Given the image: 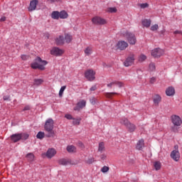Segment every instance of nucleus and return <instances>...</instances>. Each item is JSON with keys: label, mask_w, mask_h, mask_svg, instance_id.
<instances>
[{"label": "nucleus", "mask_w": 182, "mask_h": 182, "mask_svg": "<svg viewBox=\"0 0 182 182\" xmlns=\"http://www.w3.org/2000/svg\"><path fill=\"white\" fill-rule=\"evenodd\" d=\"M107 156H106L105 154H102L101 156H100V159L101 160H106Z\"/></svg>", "instance_id": "8fccbe9b"}, {"label": "nucleus", "mask_w": 182, "mask_h": 182, "mask_svg": "<svg viewBox=\"0 0 182 182\" xmlns=\"http://www.w3.org/2000/svg\"><path fill=\"white\" fill-rule=\"evenodd\" d=\"M65 89H66V85L61 87V88L59 91V97H62V96H63V92H65Z\"/></svg>", "instance_id": "4c0bfd02"}, {"label": "nucleus", "mask_w": 182, "mask_h": 182, "mask_svg": "<svg viewBox=\"0 0 182 182\" xmlns=\"http://www.w3.org/2000/svg\"><path fill=\"white\" fill-rule=\"evenodd\" d=\"M96 89H97L96 87V85H93L92 87H91V88L90 89V92H95V90H96Z\"/></svg>", "instance_id": "6e6d98bb"}, {"label": "nucleus", "mask_w": 182, "mask_h": 182, "mask_svg": "<svg viewBox=\"0 0 182 182\" xmlns=\"http://www.w3.org/2000/svg\"><path fill=\"white\" fill-rule=\"evenodd\" d=\"M134 60H136V55H134V53H131L124 62V66L128 68V66H132V65L134 63Z\"/></svg>", "instance_id": "39448f33"}, {"label": "nucleus", "mask_w": 182, "mask_h": 182, "mask_svg": "<svg viewBox=\"0 0 182 182\" xmlns=\"http://www.w3.org/2000/svg\"><path fill=\"white\" fill-rule=\"evenodd\" d=\"M55 122L52 118H49L46 121V123L44 124V130L47 132V134H46V137H55V131L53 130Z\"/></svg>", "instance_id": "f257e3e1"}, {"label": "nucleus", "mask_w": 182, "mask_h": 182, "mask_svg": "<svg viewBox=\"0 0 182 182\" xmlns=\"http://www.w3.org/2000/svg\"><path fill=\"white\" fill-rule=\"evenodd\" d=\"M78 147H80V149H85V144H83L82 142H79Z\"/></svg>", "instance_id": "864d4df0"}, {"label": "nucleus", "mask_w": 182, "mask_h": 182, "mask_svg": "<svg viewBox=\"0 0 182 182\" xmlns=\"http://www.w3.org/2000/svg\"><path fill=\"white\" fill-rule=\"evenodd\" d=\"M109 166H103V167L101 168L102 173H107V171H109Z\"/></svg>", "instance_id": "79ce46f5"}, {"label": "nucleus", "mask_w": 182, "mask_h": 182, "mask_svg": "<svg viewBox=\"0 0 182 182\" xmlns=\"http://www.w3.org/2000/svg\"><path fill=\"white\" fill-rule=\"evenodd\" d=\"M21 58L22 60H28V59H29V55H21Z\"/></svg>", "instance_id": "de8ad7c7"}, {"label": "nucleus", "mask_w": 182, "mask_h": 182, "mask_svg": "<svg viewBox=\"0 0 182 182\" xmlns=\"http://www.w3.org/2000/svg\"><path fill=\"white\" fill-rule=\"evenodd\" d=\"M157 29H159V25L158 24L152 25L151 26V28H150V30L152 31L153 32H154V31H157Z\"/></svg>", "instance_id": "a19ab883"}, {"label": "nucleus", "mask_w": 182, "mask_h": 182, "mask_svg": "<svg viewBox=\"0 0 182 182\" xmlns=\"http://www.w3.org/2000/svg\"><path fill=\"white\" fill-rule=\"evenodd\" d=\"M174 35H182V31H176L173 32Z\"/></svg>", "instance_id": "5fc2aeb1"}, {"label": "nucleus", "mask_w": 182, "mask_h": 182, "mask_svg": "<svg viewBox=\"0 0 182 182\" xmlns=\"http://www.w3.org/2000/svg\"><path fill=\"white\" fill-rule=\"evenodd\" d=\"M114 95H117V92H107L105 94L106 97H108V99H111L112 96H114Z\"/></svg>", "instance_id": "ea45409f"}, {"label": "nucleus", "mask_w": 182, "mask_h": 182, "mask_svg": "<svg viewBox=\"0 0 182 182\" xmlns=\"http://www.w3.org/2000/svg\"><path fill=\"white\" fill-rule=\"evenodd\" d=\"M31 109V107H29L28 105L26 106L24 108H23V111H26V110H30Z\"/></svg>", "instance_id": "13d9d810"}, {"label": "nucleus", "mask_w": 182, "mask_h": 182, "mask_svg": "<svg viewBox=\"0 0 182 182\" xmlns=\"http://www.w3.org/2000/svg\"><path fill=\"white\" fill-rule=\"evenodd\" d=\"M73 124L79 126V124H80V122L82 120V118H77V119L73 118Z\"/></svg>", "instance_id": "f704fd0d"}, {"label": "nucleus", "mask_w": 182, "mask_h": 182, "mask_svg": "<svg viewBox=\"0 0 182 182\" xmlns=\"http://www.w3.org/2000/svg\"><path fill=\"white\" fill-rule=\"evenodd\" d=\"M3 99L4 100H8L9 99V97L4 96Z\"/></svg>", "instance_id": "bf43d9fd"}, {"label": "nucleus", "mask_w": 182, "mask_h": 182, "mask_svg": "<svg viewBox=\"0 0 182 182\" xmlns=\"http://www.w3.org/2000/svg\"><path fill=\"white\" fill-rule=\"evenodd\" d=\"M180 151L178 150H173L171 153V159H172L174 161H178L180 160Z\"/></svg>", "instance_id": "9b49d317"}, {"label": "nucleus", "mask_w": 182, "mask_h": 182, "mask_svg": "<svg viewBox=\"0 0 182 182\" xmlns=\"http://www.w3.org/2000/svg\"><path fill=\"white\" fill-rule=\"evenodd\" d=\"M115 86H118L119 87H122L123 86V83L116 81Z\"/></svg>", "instance_id": "09e8293b"}, {"label": "nucleus", "mask_w": 182, "mask_h": 182, "mask_svg": "<svg viewBox=\"0 0 182 182\" xmlns=\"http://www.w3.org/2000/svg\"><path fill=\"white\" fill-rule=\"evenodd\" d=\"M123 36L124 38H126L130 45H136L137 40L136 39V36H134L133 33L125 31L123 33Z\"/></svg>", "instance_id": "20e7f679"}, {"label": "nucleus", "mask_w": 182, "mask_h": 182, "mask_svg": "<svg viewBox=\"0 0 182 182\" xmlns=\"http://www.w3.org/2000/svg\"><path fill=\"white\" fill-rule=\"evenodd\" d=\"M73 41V36L70 35V33H65L64 36V43L69 44L70 42Z\"/></svg>", "instance_id": "a211bd4d"}, {"label": "nucleus", "mask_w": 182, "mask_h": 182, "mask_svg": "<svg viewBox=\"0 0 182 182\" xmlns=\"http://www.w3.org/2000/svg\"><path fill=\"white\" fill-rule=\"evenodd\" d=\"M28 161H33L35 160V155L32 153H29L26 156Z\"/></svg>", "instance_id": "cd10ccee"}, {"label": "nucleus", "mask_w": 182, "mask_h": 182, "mask_svg": "<svg viewBox=\"0 0 182 182\" xmlns=\"http://www.w3.org/2000/svg\"><path fill=\"white\" fill-rule=\"evenodd\" d=\"M171 122L173 124V127L171 128L173 132L176 133L178 131L177 127H180L182 124V119L178 115H172L171 117Z\"/></svg>", "instance_id": "7ed1b4c3"}, {"label": "nucleus", "mask_w": 182, "mask_h": 182, "mask_svg": "<svg viewBox=\"0 0 182 182\" xmlns=\"http://www.w3.org/2000/svg\"><path fill=\"white\" fill-rule=\"evenodd\" d=\"M146 59H147V56H146V55H144V54H141L138 57L139 62H144V60H146Z\"/></svg>", "instance_id": "72a5a7b5"}, {"label": "nucleus", "mask_w": 182, "mask_h": 182, "mask_svg": "<svg viewBox=\"0 0 182 182\" xmlns=\"http://www.w3.org/2000/svg\"><path fill=\"white\" fill-rule=\"evenodd\" d=\"M87 164H92V163H95V158H90L88 160L86 161Z\"/></svg>", "instance_id": "a18cd8bd"}, {"label": "nucleus", "mask_w": 182, "mask_h": 182, "mask_svg": "<svg viewBox=\"0 0 182 182\" xmlns=\"http://www.w3.org/2000/svg\"><path fill=\"white\" fill-rule=\"evenodd\" d=\"M161 102V97L159 95H156L154 97V103L155 106H159V104Z\"/></svg>", "instance_id": "393cba45"}, {"label": "nucleus", "mask_w": 182, "mask_h": 182, "mask_svg": "<svg viewBox=\"0 0 182 182\" xmlns=\"http://www.w3.org/2000/svg\"><path fill=\"white\" fill-rule=\"evenodd\" d=\"M98 151H105V143L100 142L98 146Z\"/></svg>", "instance_id": "c9c22d12"}, {"label": "nucleus", "mask_w": 182, "mask_h": 182, "mask_svg": "<svg viewBox=\"0 0 182 182\" xmlns=\"http://www.w3.org/2000/svg\"><path fill=\"white\" fill-rule=\"evenodd\" d=\"M42 83H43V80L42 79H35L33 82V85L35 86H40Z\"/></svg>", "instance_id": "7c9ffc66"}, {"label": "nucleus", "mask_w": 182, "mask_h": 182, "mask_svg": "<svg viewBox=\"0 0 182 182\" xmlns=\"http://www.w3.org/2000/svg\"><path fill=\"white\" fill-rule=\"evenodd\" d=\"M59 16L60 19H68L69 14L66 11H61L59 12Z\"/></svg>", "instance_id": "5701e85b"}, {"label": "nucleus", "mask_w": 182, "mask_h": 182, "mask_svg": "<svg viewBox=\"0 0 182 182\" xmlns=\"http://www.w3.org/2000/svg\"><path fill=\"white\" fill-rule=\"evenodd\" d=\"M117 46L119 50H124V49L128 48L129 43L124 41H121L117 43Z\"/></svg>", "instance_id": "f8f14e48"}, {"label": "nucleus", "mask_w": 182, "mask_h": 182, "mask_svg": "<svg viewBox=\"0 0 182 182\" xmlns=\"http://www.w3.org/2000/svg\"><path fill=\"white\" fill-rule=\"evenodd\" d=\"M166 96H174L176 95V90L173 87H168L166 90Z\"/></svg>", "instance_id": "f3484780"}, {"label": "nucleus", "mask_w": 182, "mask_h": 182, "mask_svg": "<svg viewBox=\"0 0 182 182\" xmlns=\"http://www.w3.org/2000/svg\"><path fill=\"white\" fill-rule=\"evenodd\" d=\"M38 4H39V1L32 0L30 2V6L28 7V11H30L31 12H32V11H35V9H36V6H37Z\"/></svg>", "instance_id": "4468645a"}, {"label": "nucleus", "mask_w": 182, "mask_h": 182, "mask_svg": "<svg viewBox=\"0 0 182 182\" xmlns=\"http://www.w3.org/2000/svg\"><path fill=\"white\" fill-rule=\"evenodd\" d=\"M141 23L144 28H150V25H151V20L145 18L142 20Z\"/></svg>", "instance_id": "4be33fe9"}, {"label": "nucleus", "mask_w": 182, "mask_h": 182, "mask_svg": "<svg viewBox=\"0 0 182 182\" xmlns=\"http://www.w3.org/2000/svg\"><path fill=\"white\" fill-rule=\"evenodd\" d=\"M144 147V139H139L136 145V150H143Z\"/></svg>", "instance_id": "6ab92c4d"}, {"label": "nucleus", "mask_w": 182, "mask_h": 182, "mask_svg": "<svg viewBox=\"0 0 182 182\" xmlns=\"http://www.w3.org/2000/svg\"><path fill=\"white\" fill-rule=\"evenodd\" d=\"M55 43L58 46H63L65 45V36H59L55 38Z\"/></svg>", "instance_id": "ddd939ff"}, {"label": "nucleus", "mask_w": 182, "mask_h": 182, "mask_svg": "<svg viewBox=\"0 0 182 182\" xmlns=\"http://www.w3.org/2000/svg\"><path fill=\"white\" fill-rule=\"evenodd\" d=\"M50 53L54 56H60L61 55H63V53H65V51L58 47H54L50 50Z\"/></svg>", "instance_id": "9d476101"}, {"label": "nucleus", "mask_w": 182, "mask_h": 182, "mask_svg": "<svg viewBox=\"0 0 182 182\" xmlns=\"http://www.w3.org/2000/svg\"><path fill=\"white\" fill-rule=\"evenodd\" d=\"M95 75H96V73L93 71V70H87L85 73V76L86 79H87V80H90V82H93V80H95Z\"/></svg>", "instance_id": "1a4fd4ad"}, {"label": "nucleus", "mask_w": 182, "mask_h": 182, "mask_svg": "<svg viewBox=\"0 0 182 182\" xmlns=\"http://www.w3.org/2000/svg\"><path fill=\"white\" fill-rule=\"evenodd\" d=\"M90 103H92V105H95L96 104V98H95V97L91 98Z\"/></svg>", "instance_id": "3c124183"}, {"label": "nucleus", "mask_w": 182, "mask_h": 182, "mask_svg": "<svg viewBox=\"0 0 182 182\" xmlns=\"http://www.w3.org/2000/svg\"><path fill=\"white\" fill-rule=\"evenodd\" d=\"M67 151H68V153H76V146H75L73 145L68 146Z\"/></svg>", "instance_id": "a878e982"}, {"label": "nucleus", "mask_w": 182, "mask_h": 182, "mask_svg": "<svg viewBox=\"0 0 182 182\" xmlns=\"http://www.w3.org/2000/svg\"><path fill=\"white\" fill-rule=\"evenodd\" d=\"M21 140H28L29 139V134H20Z\"/></svg>", "instance_id": "e433bc0d"}, {"label": "nucleus", "mask_w": 182, "mask_h": 182, "mask_svg": "<svg viewBox=\"0 0 182 182\" xmlns=\"http://www.w3.org/2000/svg\"><path fill=\"white\" fill-rule=\"evenodd\" d=\"M11 141L14 143H17V141H19V140H21V134H14L11 136Z\"/></svg>", "instance_id": "aec40b11"}, {"label": "nucleus", "mask_w": 182, "mask_h": 182, "mask_svg": "<svg viewBox=\"0 0 182 182\" xmlns=\"http://www.w3.org/2000/svg\"><path fill=\"white\" fill-rule=\"evenodd\" d=\"M85 106H86V101L82 100L74 107V110L79 112V110H81V109L85 107Z\"/></svg>", "instance_id": "2eb2a0df"}, {"label": "nucleus", "mask_w": 182, "mask_h": 182, "mask_svg": "<svg viewBox=\"0 0 182 182\" xmlns=\"http://www.w3.org/2000/svg\"><path fill=\"white\" fill-rule=\"evenodd\" d=\"M51 18L53 19H59V18H60L59 11H53L51 14Z\"/></svg>", "instance_id": "c85d7f7f"}, {"label": "nucleus", "mask_w": 182, "mask_h": 182, "mask_svg": "<svg viewBox=\"0 0 182 182\" xmlns=\"http://www.w3.org/2000/svg\"><path fill=\"white\" fill-rule=\"evenodd\" d=\"M58 164L60 166H74L77 164V162H75V161H73L70 159H61L58 161Z\"/></svg>", "instance_id": "423d86ee"}, {"label": "nucleus", "mask_w": 182, "mask_h": 182, "mask_svg": "<svg viewBox=\"0 0 182 182\" xmlns=\"http://www.w3.org/2000/svg\"><path fill=\"white\" fill-rule=\"evenodd\" d=\"M84 53L86 56H90L93 53V48L92 46H88L84 50Z\"/></svg>", "instance_id": "412c9836"}, {"label": "nucleus", "mask_w": 182, "mask_h": 182, "mask_svg": "<svg viewBox=\"0 0 182 182\" xmlns=\"http://www.w3.org/2000/svg\"><path fill=\"white\" fill-rule=\"evenodd\" d=\"M48 65V61L43 60L40 57H37L31 64L32 69H39V70H45V66Z\"/></svg>", "instance_id": "f03ea898"}, {"label": "nucleus", "mask_w": 182, "mask_h": 182, "mask_svg": "<svg viewBox=\"0 0 182 182\" xmlns=\"http://www.w3.org/2000/svg\"><path fill=\"white\" fill-rule=\"evenodd\" d=\"M55 154L56 150H55V149H48L46 152V157H48V159H52V157H53Z\"/></svg>", "instance_id": "dca6fc26"}, {"label": "nucleus", "mask_w": 182, "mask_h": 182, "mask_svg": "<svg viewBox=\"0 0 182 182\" xmlns=\"http://www.w3.org/2000/svg\"><path fill=\"white\" fill-rule=\"evenodd\" d=\"M107 12H109V14H114L117 12V9H116V7H109L107 9Z\"/></svg>", "instance_id": "473e14b6"}, {"label": "nucleus", "mask_w": 182, "mask_h": 182, "mask_svg": "<svg viewBox=\"0 0 182 182\" xmlns=\"http://www.w3.org/2000/svg\"><path fill=\"white\" fill-rule=\"evenodd\" d=\"M150 83H151V84L156 83V77H152L150 79Z\"/></svg>", "instance_id": "603ef678"}, {"label": "nucleus", "mask_w": 182, "mask_h": 182, "mask_svg": "<svg viewBox=\"0 0 182 182\" xmlns=\"http://www.w3.org/2000/svg\"><path fill=\"white\" fill-rule=\"evenodd\" d=\"M174 149L175 150H178V145H175Z\"/></svg>", "instance_id": "052dcab7"}, {"label": "nucleus", "mask_w": 182, "mask_h": 182, "mask_svg": "<svg viewBox=\"0 0 182 182\" xmlns=\"http://www.w3.org/2000/svg\"><path fill=\"white\" fill-rule=\"evenodd\" d=\"M149 70L151 72H154V70H156V64L151 63L149 64Z\"/></svg>", "instance_id": "58836bf2"}, {"label": "nucleus", "mask_w": 182, "mask_h": 182, "mask_svg": "<svg viewBox=\"0 0 182 182\" xmlns=\"http://www.w3.org/2000/svg\"><path fill=\"white\" fill-rule=\"evenodd\" d=\"M65 119H68V120H73V117L70 114H66L65 115Z\"/></svg>", "instance_id": "c03bdc74"}, {"label": "nucleus", "mask_w": 182, "mask_h": 182, "mask_svg": "<svg viewBox=\"0 0 182 182\" xmlns=\"http://www.w3.org/2000/svg\"><path fill=\"white\" fill-rule=\"evenodd\" d=\"M37 139L42 140L44 137H46V134L43 132H39L36 135Z\"/></svg>", "instance_id": "c756f323"}, {"label": "nucleus", "mask_w": 182, "mask_h": 182, "mask_svg": "<svg viewBox=\"0 0 182 182\" xmlns=\"http://www.w3.org/2000/svg\"><path fill=\"white\" fill-rule=\"evenodd\" d=\"M151 55L154 58H160L161 56H163V55H164V50L159 48H154L151 50Z\"/></svg>", "instance_id": "6e6552de"}, {"label": "nucleus", "mask_w": 182, "mask_h": 182, "mask_svg": "<svg viewBox=\"0 0 182 182\" xmlns=\"http://www.w3.org/2000/svg\"><path fill=\"white\" fill-rule=\"evenodd\" d=\"M140 7H141L142 9H146V8H149V4H147V3L141 4H140Z\"/></svg>", "instance_id": "37998d69"}, {"label": "nucleus", "mask_w": 182, "mask_h": 182, "mask_svg": "<svg viewBox=\"0 0 182 182\" xmlns=\"http://www.w3.org/2000/svg\"><path fill=\"white\" fill-rule=\"evenodd\" d=\"M6 21V17L3 16L0 18V22H5Z\"/></svg>", "instance_id": "4d7b16f0"}, {"label": "nucleus", "mask_w": 182, "mask_h": 182, "mask_svg": "<svg viewBox=\"0 0 182 182\" xmlns=\"http://www.w3.org/2000/svg\"><path fill=\"white\" fill-rule=\"evenodd\" d=\"M126 127L130 133H133V132L136 130V125L131 122H129Z\"/></svg>", "instance_id": "b1692460"}, {"label": "nucleus", "mask_w": 182, "mask_h": 182, "mask_svg": "<svg viewBox=\"0 0 182 182\" xmlns=\"http://www.w3.org/2000/svg\"><path fill=\"white\" fill-rule=\"evenodd\" d=\"M92 22L94 25H106V23H107L106 19L99 16L93 17L92 18Z\"/></svg>", "instance_id": "0eeeda50"}, {"label": "nucleus", "mask_w": 182, "mask_h": 182, "mask_svg": "<svg viewBox=\"0 0 182 182\" xmlns=\"http://www.w3.org/2000/svg\"><path fill=\"white\" fill-rule=\"evenodd\" d=\"M107 87H113V86H116V81L115 82H112L109 84L107 85Z\"/></svg>", "instance_id": "49530a36"}, {"label": "nucleus", "mask_w": 182, "mask_h": 182, "mask_svg": "<svg viewBox=\"0 0 182 182\" xmlns=\"http://www.w3.org/2000/svg\"><path fill=\"white\" fill-rule=\"evenodd\" d=\"M155 170L159 171L161 168V163L160 161H156L154 164Z\"/></svg>", "instance_id": "2f4dec72"}, {"label": "nucleus", "mask_w": 182, "mask_h": 182, "mask_svg": "<svg viewBox=\"0 0 182 182\" xmlns=\"http://www.w3.org/2000/svg\"><path fill=\"white\" fill-rule=\"evenodd\" d=\"M119 123L121 124H123L124 126H125V127L128 125V124L130 123V122H129V119H127V118L125 117H123L120 119V122Z\"/></svg>", "instance_id": "bb28decb"}]
</instances>
